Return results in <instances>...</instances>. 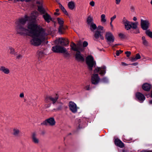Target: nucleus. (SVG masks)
I'll use <instances>...</instances> for the list:
<instances>
[{
  "label": "nucleus",
  "instance_id": "obj_1",
  "mask_svg": "<svg viewBox=\"0 0 152 152\" xmlns=\"http://www.w3.org/2000/svg\"><path fill=\"white\" fill-rule=\"evenodd\" d=\"M37 23V20L35 17L33 18L31 17L27 27L28 32H29L33 38L31 41V44L36 46L41 44L47 35L46 30L40 25H38Z\"/></svg>",
  "mask_w": 152,
  "mask_h": 152
},
{
  "label": "nucleus",
  "instance_id": "obj_2",
  "mask_svg": "<svg viewBox=\"0 0 152 152\" xmlns=\"http://www.w3.org/2000/svg\"><path fill=\"white\" fill-rule=\"evenodd\" d=\"M106 67L105 66L96 67L94 70V73L91 76V82L92 84L94 85L97 84L99 82L100 78L98 75L95 73H98L101 75H104L106 73Z\"/></svg>",
  "mask_w": 152,
  "mask_h": 152
},
{
  "label": "nucleus",
  "instance_id": "obj_3",
  "mask_svg": "<svg viewBox=\"0 0 152 152\" xmlns=\"http://www.w3.org/2000/svg\"><path fill=\"white\" fill-rule=\"evenodd\" d=\"M59 98V95L57 93L51 95H47L45 98L44 102L45 104V107L46 108L50 107L51 106V102L54 104L57 101Z\"/></svg>",
  "mask_w": 152,
  "mask_h": 152
},
{
  "label": "nucleus",
  "instance_id": "obj_4",
  "mask_svg": "<svg viewBox=\"0 0 152 152\" xmlns=\"http://www.w3.org/2000/svg\"><path fill=\"white\" fill-rule=\"evenodd\" d=\"M72 50L75 51V60L79 62H82L84 61L85 59L83 55L80 53L83 50V48H72Z\"/></svg>",
  "mask_w": 152,
  "mask_h": 152
},
{
  "label": "nucleus",
  "instance_id": "obj_5",
  "mask_svg": "<svg viewBox=\"0 0 152 152\" xmlns=\"http://www.w3.org/2000/svg\"><path fill=\"white\" fill-rule=\"evenodd\" d=\"M69 41L67 39L64 38H60L55 41L56 45L55 48H63L62 46H66L68 45Z\"/></svg>",
  "mask_w": 152,
  "mask_h": 152
},
{
  "label": "nucleus",
  "instance_id": "obj_6",
  "mask_svg": "<svg viewBox=\"0 0 152 152\" xmlns=\"http://www.w3.org/2000/svg\"><path fill=\"white\" fill-rule=\"evenodd\" d=\"M52 50L54 53H62L64 57L66 58L70 56V53L66 48H52Z\"/></svg>",
  "mask_w": 152,
  "mask_h": 152
},
{
  "label": "nucleus",
  "instance_id": "obj_7",
  "mask_svg": "<svg viewBox=\"0 0 152 152\" xmlns=\"http://www.w3.org/2000/svg\"><path fill=\"white\" fill-rule=\"evenodd\" d=\"M105 32V30H104V27L101 26H99L98 27L97 30L96 31L94 34V37L96 39H98L99 38L102 40H103L104 38L102 34Z\"/></svg>",
  "mask_w": 152,
  "mask_h": 152
},
{
  "label": "nucleus",
  "instance_id": "obj_8",
  "mask_svg": "<svg viewBox=\"0 0 152 152\" xmlns=\"http://www.w3.org/2000/svg\"><path fill=\"white\" fill-rule=\"evenodd\" d=\"M86 62L88 68L90 70H92L93 66H95L96 65V62L94 60V58L91 55H89L87 57Z\"/></svg>",
  "mask_w": 152,
  "mask_h": 152
},
{
  "label": "nucleus",
  "instance_id": "obj_9",
  "mask_svg": "<svg viewBox=\"0 0 152 152\" xmlns=\"http://www.w3.org/2000/svg\"><path fill=\"white\" fill-rule=\"evenodd\" d=\"M16 31L18 33L22 34L28 32V30L24 27V26L20 24H16Z\"/></svg>",
  "mask_w": 152,
  "mask_h": 152
},
{
  "label": "nucleus",
  "instance_id": "obj_10",
  "mask_svg": "<svg viewBox=\"0 0 152 152\" xmlns=\"http://www.w3.org/2000/svg\"><path fill=\"white\" fill-rule=\"evenodd\" d=\"M140 24L143 30L146 31L148 30L150 25L149 21L147 20L141 19Z\"/></svg>",
  "mask_w": 152,
  "mask_h": 152
},
{
  "label": "nucleus",
  "instance_id": "obj_11",
  "mask_svg": "<svg viewBox=\"0 0 152 152\" xmlns=\"http://www.w3.org/2000/svg\"><path fill=\"white\" fill-rule=\"evenodd\" d=\"M122 22L124 25L125 28L126 30H128L132 27L133 23L132 22L128 21L126 18H123Z\"/></svg>",
  "mask_w": 152,
  "mask_h": 152
},
{
  "label": "nucleus",
  "instance_id": "obj_12",
  "mask_svg": "<svg viewBox=\"0 0 152 152\" xmlns=\"http://www.w3.org/2000/svg\"><path fill=\"white\" fill-rule=\"evenodd\" d=\"M31 17V16L29 17L26 15L24 18L19 19L18 21L16 23V24H20L21 25L24 26L26 21L28 20L29 21Z\"/></svg>",
  "mask_w": 152,
  "mask_h": 152
},
{
  "label": "nucleus",
  "instance_id": "obj_13",
  "mask_svg": "<svg viewBox=\"0 0 152 152\" xmlns=\"http://www.w3.org/2000/svg\"><path fill=\"white\" fill-rule=\"evenodd\" d=\"M70 110L74 113H76L78 108L76 104L73 102H70L69 104Z\"/></svg>",
  "mask_w": 152,
  "mask_h": 152
},
{
  "label": "nucleus",
  "instance_id": "obj_14",
  "mask_svg": "<svg viewBox=\"0 0 152 152\" xmlns=\"http://www.w3.org/2000/svg\"><path fill=\"white\" fill-rule=\"evenodd\" d=\"M56 122L53 118H50L46 120L41 124H42L47 125L49 124L51 126H53L55 124Z\"/></svg>",
  "mask_w": 152,
  "mask_h": 152
},
{
  "label": "nucleus",
  "instance_id": "obj_15",
  "mask_svg": "<svg viewBox=\"0 0 152 152\" xmlns=\"http://www.w3.org/2000/svg\"><path fill=\"white\" fill-rule=\"evenodd\" d=\"M105 37L107 41L110 42H113L114 38L112 34L109 32H106L105 35Z\"/></svg>",
  "mask_w": 152,
  "mask_h": 152
},
{
  "label": "nucleus",
  "instance_id": "obj_16",
  "mask_svg": "<svg viewBox=\"0 0 152 152\" xmlns=\"http://www.w3.org/2000/svg\"><path fill=\"white\" fill-rule=\"evenodd\" d=\"M32 142L35 144H38L39 142V139L37 137V134L35 132L33 133L31 135Z\"/></svg>",
  "mask_w": 152,
  "mask_h": 152
},
{
  "label": "nucleus",
  "instance_id": "obj_17",
  "mask_svg": "<svg viewBox=\"0 0 152 152\" xmlns=\"http://www.w3.org/2000/svg\"><path fill=\"white\" fill-rule=\"evenodd\" d=\"M0 71L7 75L10 74V70L8 68L3 66H0Z\"/></svg>",
  "mask_w": 152,
  "mask_h": 152
},
{
  "label": "nucleus",
  "instance_id": "obj_18",
  "mask_svg": "<svg viewBox=\"0 0 152 152\" xmlns=\"http://www.w3.org/2000/svg\"><path fill=\"white\" fill-rule=\"evenodd\" d=\"M42 17L48 23H49L50 21H52V18L50 15L47 13H46L45 14L43 15Z\"/></svg>",
  "mask_w": 152,
  "mask_h": 152
},
{
  "label": "nucleus",
  "instance_id": "obj_19",
  "mask_svg": "<svg viewBox=\"0 0 152 152\" xmlns=\"http://www.w3.org/2000/svg\"><path fill=\"white\" fill-rule=\"evenodd\" d=\"M136 98L141 102H142L145 99V97L142 94L137 92L136 94Z\"/></svg>",
  "mask_w": 152,
  "mask_h": 152
},
{
  "label": "nucleus",
  "instance_id": "obj_20",
  "mask_svg": "<svg viewBox=\"0 0 152 152\" xmlns=\"http://www.w3.org/2000/svg\"><path fill=\"white\" fill-rule=\"evenodd\" d=\"M46 54L45 50H39L37 52V55L39 58L42 59L44 58Z\"/></svg>",
  "mask_w": 152,
  "mask_h": 152
},
{
  "label": "nucleus",
  "instance_id": "obj_21",
  "mask_svg": "<svg viewBox=\"0 0 152 152\" xmlns=\"http://www.w3.org/2000/svg\"><path fill=\"white\" fill-rule=\"evenodd\" d=\"M67 28V26H60L58 28V31L60 34H63L64 33V31Z\"/></svg>",
  "mask_w": 152,
  "mask_h": 152
},
{
  "label": "nucleus",
  "instance_id": "obj_22",
  "mask_svg": "<svg viewBox=\"0 0 152 152\" xmlns=\"http://www.w3.org/2000/svg\"><path fill=\"white\" fill-rule=\"evenodd\" d=\"M20 131L19 129L14 127L12 129V134L15 136H18L20 134Z\"/></svg>",
  "mask_w": 152,
  "mask_h": 152
},
{
  "label": "nucleus",
  "instance_id": "obj_23",
  "mask_svg": "<svg viewBox=\"0 0 152 152\" xmlns=\"http://www.w3.org/2000/svg\"><path fill=\"white\" fill-rule=\"evenodd\" d=\"M115 145L120 148H123L124 146V144L122 142L118 139H116L115 140Z\"/></svg>",
  "mask_w": 152,
  "mask_h": 152
},
{
  "label": "nucleus",
  "instance_id": "obj_24",
  "mask_svg": "<svg viewBox=\"0 0 152 152\" xmlns=\"http://www.w3.org/2000/svg\"><path fill=\"white\" fill-rule=\"evenodd\" d=\"M142 88L145 91H149L151 88V85L148 83H145L142 85Z\"/></svg>",
  "mask_w": 152,
  "mask_h": 152
},
{
  "label": "nucleus",
  "instance_id": "obj_25",
  "mask_svg": "<svg viewBox=\"0 0 152 152\" xmlns=\"http://www.w3.org/2000/svg\"><path fill=\"white\" fill-rule=\"evenodd\" d=\"M142 42L143 44L145 47H149L150 46L149 45V43L148 41L147 40L145 37L143 36L142 37Z\"/></svg>",
  "mask_w": 152,
  "mask_h": 152
},
{
  "label": "nucleus",
  "instance_id": "obj_26",
  "mask_svg": "<svg viewBox=\"0 0 152 152\" xmlns=\"http://www.w3.org/2000/svg\"><path fill=\"white\" fill-rule=\"evenodd\" d=\"M68 6L69 9L71 10L74 9L75 7V3L72 1L69 2L68 3Z\"/></svg>",
  "mask_w": 152,
  "mask_h": 152
},
{
  "label": "nucleus",
  "instance_id": "obj_27",
  "mask_svg": "<svg viewBox=\"0 0 152 152\" xmlns=\"http://www.w3.org/2000/svg\"><path fill=\"white\" fill-rule=\"evenodd\" d=\"M93 18L90 16H89L88 17L87 20V24L88 25L91 24V23H93Z\"/></svg>",
  "mask_w": 152,
  "mask_h": 152
},
{
  "label": "nucleus",
  "instance_id": "obj_28",
  "mask_svg": "<svg viewBox=\"0 0 152 152\" xmlns=\"http://www.w3.org/2000/svg\"><path fill=\"white\" fill-rule=\"evenodd\" d=\"M38 10L41 14H43L44 15L47 13L44 9L41 6L38 7Z\"/></svg>",
  "mask_w": 152,
  "mask_h": 152
},
{
  "label": "nucleus",
  "instance_id": "obj_29",
  "mask_svg": "<svg viewBox=\"0 0 152 152\" xmlns=\"http://www.w3.org/2000/svg\"><path fill=\"white\" fill-rule=\"evenodd\" d=\"M90 25V29L92 31H93L94 30H96L97 28L96 25L94 23H91Z\"/></svg>",
  "mask_w": 152,
  "mask_h": 152
},
{
  "label": "nucleus",
  "instance_id": "obj_30",
  "mask_svg": "<svg viewBox=\"0 0 152 152\" xmlns=\"http://www.w3.org/2000/svg\"><path fill=\"white\" fill-rule=\"evenodd\" d=\"M57 20L58 23L60 25V26L64 25V21L62 18H58Z\"/></svg>",
  "mask_w": 152,
  "mask_h": 152
},
{
  "label": "nucleus",
  "instance_id": "obj_31",
  "mask_svg": "<svg viewBox=\"0 0 152 152\" xmlns=\"http://www.w3.org/2000/svg\"><path fill=\"white\" fill-rule=\"evenodd\" d=\"M59 7L62 11L66 15H68V13L65 9L64 7L60 4H59Z\"/></svg>",
  "mask_w": 152,
  "mask_h": 152
},
{
  "label": "nucleus",
  "instance_id": "obj_32",
  "mask_svg": "<svg viewBox=\"0 0 152 152\" xmlns=\"http://www.w3.org/2000/svg\"><path fill=\"white\" fill-rule=\"evenodd\" d=\"M101 21L102 23H105L106 21L105 19V15L104 14H102L101 16Z\"/></svg>",
  "mask_w": 152,
  "mask_h": 152
},
{
  "label": "nucleus",
  "instance_id": "obj_33",
  "mask_svg": "<svg viewBox=\"0 0 152 152\" xmlns=\"http://www.w3.org/2000/svg\"><path fill=\"white\" fill-rule=\"evenodd\" d=\"M118 36L121 39H124L126 37L125 35L122 33H119L118 34Z\"/></svg>",
  "mask_w": 152,
  "mask_h": 152
},
{
  "label": "nucleus",
  "instance_id": "obj_34",
  "mask_svg": "<svg viewBox=\"0 0 152 152\" xmlns=\"http://www.w3.org/2000/svg\"><path fill=\"white\" fill-rule=\"evenodd\" d=\"M141 58L140 56L139 53L136 54L134 58V61H136L137 59H140Z\"/></svg>",
  "mask_w": 152,
  "mask_h": 152
},
{
  "label": "nucleus",
  "instance_id": "obj_35",
  "mask_svg": "<svg viewBox=\"0 0 152 152\" xmlns=\"http://www.w3.org/2000/svg\"><path fill=\"white\" fill-rule=\"evenodd\" d=\"M139 22L138 21H135L134 22V29L138 27Z\"/></svg>",
  "mask_w": 152,
  "mask_h": 152
},
{
  "label": "nucleus",
  "instance_id": "obj_36",
  "mask_svg": "<svg viewBox=\"0 0 152 152\" xmlns=\"http://www.w3.org/2000/svg\"><path fill=\"white\" fill-rule=\"evenodd\" d=\"M10 54L15 55V52L14 48H10L9 50Z\"/></svg>",
  "mask_w": 152,
  "mask_h": 152
},
{
  "label": "nucleus",
  "instance_id": "obj_37",
  "mask_svg": "<svg viewBox=\"0 0 152 152\" xmlns=\"http://www.w3.org/2000/svg\"><path fill=\"white\" fill-rule=\"evenodd\" d=\"M140 33L139 29V28H134V33L135 34H138Z\"/></svg>",
  "mask_w": 152,
  "mask_h": 152
},
{
  "label": "nucleus",
  "instance_id": "obj_38",
  "mask_svg": "<svg viewBox=\"0 0 152 152\" xmlns=\"http://www.w3.org/2000/svg\"><path fill=\"white\" fill-rule=\"evenodd\" d=\"M88 42L86 41H84L83 43V46L84 47H86L88 45Z\"/></svg>",
  "mask_w": 152,
  "mask_h": 152
},
{
  "label": "nucleus",
  "instance_id": "obj_39",
  "mask_svg": "<svg viewBox=\"0 0 152 152\" xmlns=\"http://www.w3.org/2000/svg\"><path fill=\"white\" fill-rule=\"evenodd\" d=\"M84 88L85 90L87 91L89 90L90 89V85H86L85 86V87Z\"/></svg>",
  "mask_w": 152,
  "mask_h": 152
},
{
  "label": "nucleus",
  "instance_id": "obj_40",
  "mask_svg": "<svg viewBox=\"0 0 152 152\" xmlns=\"http://www.w3.org/2000/svg\"><path fill=\"white\" fill-rule=\"evenodd\" d=\"M76 45L73 42H71L70 44V47L71 48H76Z\"/></svg>",
  "mask_w": 152,
  "mask_h": 152
},
{
  "label": "nucleus",
  "instance_id": "obj_41",
  "mask_svg": "<svg viewBox=\"0 0 152 152\" xmlns=\"http://www.w3.org/2000/svg\"><path fill=\"white\" fill-rule=\"evenodd\" d=\"M22 57V56L21 55L18 54L16 56V58L18 59H21Z\"/></svg>",
  "mask_w": 152,
  "mask_h": 152
},
{
  "label": "nucleus",
  "instance_id": "obj_42",
  "mask_svg": "<svg viewBox=\"0 0 152 152\" xmlns=\"http://www.w3.org/2000/svg\"><path fill=\"white\" fill-rule=\"evenodd\" d=\"M123 51L119 50H117L116 51V54L117 56H119V54L121 53Z\"/></svg>",
  "mask_w": 152,
  "mask_h": 152
},
{
  "label": "nucleus",
  "instance_id": "obj_43",
  "mask_svg": "<svg viewBox=\"0 0 152 152\" xmlns=\"http://www.w3.org/2000/svg\"><path fill=\"white\" fill-rule=\"evenodd\" d=\"M82 44V42L81 41H79L77 44V45L78 47H80Z\"/></svg>",
  "mask_w": 152,
  "mask_h": 152
},
{
  "label": "nucleus",
  "instance_id": "obj_44",
  "mask_svg": "<svg viewBox=\"0 0 152 152\" xmlns=\"http://www.w3.org/2000/svg\"><path fill=\"white\" fill-rule=\"evenodd\" d=\"M102 80L103 82L106 83L108 81V79L106 77H104L102 79Z\"/></svg>",
  "mask_w": 152,
  "mask_h": 152
},
{
  "label": "nucleus",
  "instance_id": "obj_45",
  "mask_svg": "<svg viewBox=\"0 0 152 152\" xmlns=\"http://www.w3.org/2000/svg\"><path fill=\"white\" fill-rule=\"evenodd\" d=\"M125 53L126 54V56L127 57H129L130 56V55L131 54V53L130 52L126 51L125 52Z\"/></svg>",
  "mask_w": 152,
  "mask_h": 152
},
{
  "label": "nucleus",
  "instance_id": "obj_46",
  "mask_svg": "<svg viewBox=\"0 0 152 152\" xmlns=\"http://www.w3.org/2000/svg\"><path fill=\"white\" fill-rule=\"evenodd\" d=\"M116 17V15H114L113 17H111L110 18V20L111 22H113V20L115 19Z\"/></svg>",
  "mask_w": 152,
  "mask_h": 152
},
{
  "label": "nucleus",
  "instance_id": "obj_47",
  "mask_svg": "<svg viewBox=\"0 0 152 152\" xmlns=\"http://www.w3.org/2000/svg\"><path fill=\"white\" fill-rule=\"evenodd\" d=\"M90 4L92 7H94L95 5V3L94 1H92L90 2Z\"/></svg>",
  "mask_w": 152,
  "mask_h": 152
},
{
  "label": "nucleus",
  "instance_id": "obj_48",
  "mask_svg": "<svg viewBox=\"0 0 152 152\" xmlns=\"http://www.w3.org/2000/svg\"><path fill=\"white\" fill-rule=\"evenodd\" d=\"M20 97L21 98H23L24 97V94L23 93H20L19 95Z\"/></svg>",
  "mask_w": 152,
  "mask_h": 152
},
{
  "label": "nucleus",
  "instance_id": "obj_49",
  "mask_svg": "<svg viewBox=\"0 0 152 152\" xmlns=\"http://www.w3.org/2000/svg\"><path fill=\"white\" fill-rule=\"evenodd\" d=\"M121 46V47L123 46L121 44H116L114 45L113 46V47H115L118 46Z\"/></svg>",
  "mask_w": 152,
  "mask_h": 152
},
{
  "label": "nucleus",
  "instance_id": "obj_50",
  "mask_svg": "<svg viewBox=\"0 0 152 152\" xmlns=\"http://www.w3.org/2000/svg\"><path fill=\"white\" fill-rule=\"evenodd\" d=\"M121 0H115V3L117 4H119Z\"/></svg>",
  "mask_w": 152,
  "mask_h": 152
},
{
  "label": "nucleus",
  "instance_id": "obj_51",
  "mask_svg": "<svg viewBox=\"0 0 152 152\" xmlns=\"http://www.w3.org/2000/svg\"><path fill=\"white\" fill-rule=\"evenodd\" d=\"M123 152H132L129 150H125L123 151Z\"/></svg>",
  "mask_w": 152,
  "mask_h": 152
},
{
  "label": "nucleus",
  "instance_id": "obj_52",
  "mask_svg": "<svg viewBox=\"0 0 152 152\" xmlns=\"http://www.w3.org/2000/svg\"><path fill=\"white\" fill-rule=\"evenodd\" d=\"M141 152H152V151L143 150Z\"/></svg>",
  "mask_w": 152,
  "mask_h": 152
},
{
  "label": "nucleus",
  "instance_id": "obj_53",
  "mask_svg": "<svg viewBox=\"0 0 152 152\" xmlns=\"http://www.w3.org/2000/svg\"><path fill=\"white\" fill-rule=\"evenodd\" d=\"M121 64L123 66H127L128 65L126 64L123 62H121Z\"/></svg>",
  "mask_w": 152,
  "mask_h": 152
},
{
  "label": "nucleus",
  "instance_id": "obj_54",
  "mask_svg": "<svg viewBox=\"0 0 152 152\" xmlns=\"http://www.w3.org/2000/svg\"><path fill=\"white\" fill-rule=\"evenodd\" d=\"M99 50L100 51H104V50L103 49V48H99Z\"/></svg>",
  "mask_w": 152,
  "mask_h": 152
},
{
  "label": "nucleus",
  "instance_id": "obj_55",
  "mask_svg": "<svg viewBox=\"0 0 152 152\" xmlns=\"http://www.w3.org/2000/svg\"><path fill=\"white\" fill-rule=\"evenodd\" d=\"M62 107L61 106H60L59 107L57 108V109L58 110H60L61 109Z\"/></svg>",
  "mask_w": 152,
  "mask_h": 152
},
{
  "label": "nucleus",
  "instance_id": "obj_56",
  "mask_svg": "<svg viewBox=\"0 0 152 152\" xmlns=\"http://www.w3.org/2000/svg\"><path fill=\"white\" fill-rule=\"evenodd\" d=\"M137 18L136 17H134V20L135 21H137Z\"/></svg>",
  "mask_w": 152,
  "mask_h": 152
},
{
  "label": "nucleus",
  "instance_id": "obj_57",
  "mask_svg": "<svg viewBox=\"0 0 152 152\" xmlns=\"http://www.w3.org/2000/svg\"><path fill=\"white\" fill-rule=\"evenodd\" d=\"M112 22H111H111H110V26H111V27H112V28H113V26L112 24Z\"/></svg>",
  "mask_w": 152,
  "mask_h": 152
},
{
  "label": "nucleus",
  "instance_id": "obj_58",
  "mask_svg": "<svg viewBox=\"0 0 152 152\" xmlns=\"http://www.w3.org/2000/svg\"><path fill=\"white\" fill-rule=\"evenodd\" d=\"M54 15H59V13H57V12H55L54 13Z\"/></svg>",
  "mask_w": 152,
  "mask_h": 152
},
{
  "label": "nucleus",
  "instance_id": "obj_59",
  "mask_svg": "<svg viewBox=\"0 0 152 152\" xmlns=\"http://www.w3.org/2000/svg\"><path fill=\"white\" fill-rule=\"evenodd\" d=\"M138 64L137 63H134V66H136Z\"/></svg>",
  "mask_w": 152,
  "mask_h": 152
},
{
  "label": "nucleus",
  "instance_id": "obj_60",
  "mask_svg": "<svg viewBox=\"0 0 152 152\" xmlns=\"http://www.w3.org/2000/svg\"><path fill=\"white\" fill-rule=\"evenodd\" d=\"M56 12H58L59 11V10L58 9H57L56 10Z\"/></svg>",
  "mask_w": 152,
  "mask_h": 152
},
{
  "label": "nucleus",
  "instance_id": "obj_61",
  "mask_svg": "<svg viewBox=\"0 0 152 152\" xmlns=\"http://www.w3.org/2000/svg\"><path fill=\"white\" fill-rule=\"evenodd\" d=\"M149 103L150 104H152V100H151L149 101Z\"/></svg>",
  "mask_w": 152,
  "mask_h": 152
},
{
  "label": "nucleus",
  "instance_id": "obj_62",
  "mask_svg": "<svg viewBox=\"0 0 152 152\" xmlns=\"http://www.w3.org/2000/svg\"><path fill=\"white\" fill-rule=\"evenodd\" d=\"M129 60L131 61H132V62L133 61V58H132L131 59H129Z\"/></svg>",
  "mask_w": 152,
  "mask_h": 152
},
{
  "label": "nucleus",
  "instance_id": "obj_63",
  "mask_svg": "<svg viewBox=\"0 0 152 152\" xmlns=\"http://www.w3.org/2000/svg\"><path fill=\"white\" fill-rule=\"evenodd\" d=\"M151 4L152 5V0H151Z\"/></svg>",
  "mask_w": 152,
  "mask_h": 152
},
{
  "label": "nucleus",
  "instance_id": "obj_64",
  "mask_svg": "<svg viewBox=\"0 0 152 152\" xmlns=\"http://www.w3.org/2000/svg\"><path fill=\"white\" fill-rule=\"evenodd\" d=\"M151 97L152 98V92H151Z\"/></svg>",
  "mask_w": 152,
  "mask_h": 152
}]
</instances>
